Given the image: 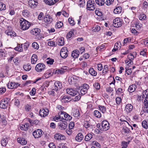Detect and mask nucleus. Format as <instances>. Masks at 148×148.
<instances>
[{"label":"nucleus","instance_id":"1","mask_svg":"<svg viewBox=\"0 0 148 148\" xmlns=\"http://www.w3.org/2000/svg\"><path fill=\"white\" fill-rule=\"evenodd\" d=\"M66 93L72 96H74L77 95V94H79V95L76 96L75 97V100H79L81 98L80 93H79V92L76 90H74L72 88H67L66 90Z\"/></svg>","mask_w":148,"mask_h":148},{"label":"nucleus","instance_id":"2","mask_svg":"<svg viewBox=\"0 0 148 148\" xmlns=\"http://www.w3.org/2000/svg\"><path fill=\"white\" fill-rule=\"evenodd\" d=\"M20 23L22 29L26 30L28 29L30 26V23L23 18H22L20 21Z\"/></svg>","mask_w":148,"mask_h":148},{"label":"nucleus","instance_id":"3","mask_svg":"<svg viewBox=\"0 0 148 148\" xmlns=\"http://www.w3.org/2000/svg\"><path fill=\"white\" fill-rule=\"evenodd\" d=\"M87 9L91 11L93 10L95 8V4L94 1L88 0L87 2Z\"/></svg>","mask_w":148,"mask_h":148},{"label":"nucleus","instance_id":"4","mask_svg":"<svg viewBox=\"0 0 148 148\" xmlns=\"http://www.w3.org/2000/svg\"><path fill=\"white\" fill-rule=\"evenodd\" d=\"M110 126L108 122L106 120L103 121L101 123V130L106 131L108 130Z\"/></svg>","mask_w":148,"mask_h":148},{"label":"nucleus","instance_id":"5","mask_svg":"<svg viewBox=\"0 0 148 148\" xmlns=\"http://www.w3.org/2000/svg\"><path fill=\"white\" fill-rule=\"evenodd\" d=\"M44 132L41 129H38L34 131L32 133L33 135L35 138H39L43 135Z\"/></svg>","mask_w":148,"mask_h":148},{"label":"nucleus","instance_id":"6","mask_svg":"<svg viewBox=\"0 0 148 148\" xmlns=\"http://www.w3.org/2000/svg\"><path fill=\"white\" fill-rule=\"evenodd\" d=\"M89 88L88 85L87 84H83V86L80 88L79 93H80L81 95H83L85 94L87 92L88 89Z\"/></svg>","mask_w":148,"mask_h":148},{"label":"nucleus","instance_id":"7","mask_svg":"<svg viewBox=\"0 0 148 148\" xmlns=\"http://www.w3.org/2000/svg\"><path fill=\"white\" fill-rule=\"evenodd\" d=\"M122 24V20L119 18H116L113 20V26L116 27H121Z\"/></svg>","mask_w":148,"mask_h":148},{"label":"nucleus","instance_id":"8","mask_svg":"<svg viewBox=\"0 0 148 148\" xmlns=\"http://www.w3.org/2000/svg\"><path fill=\"white\" fill-rule=\"evenodd\" d=\"M67 126L66 122L65 121H61L58 124L59 128L61 130H64L66 129Z\"/></svg>","mask_w":148,"mask_h":148},{"label":"nucleus","instance_id":"9","mask_svg":"<svg viewBox=\"0 0 148 148\" xmlns=\"http://www.w3.org/2000/svg\"><path fill=\"white\" fill-rule=\"evenodd\" d=\"M68 50L66 47H63L61 50L60 55L63 58H65L68 56Z\"/></svg>","mask_w":148,"mask_h":148},{"label":"nucleus","instance_id":"10","mask_svg":"<svg viewBox=\"0 0 148 148\" xmlns=\"http://www.w3.org/2000/svg\"><path fill=\"white\" fill-rule=\"evenodd\" d=\"M45 66L42 63H40L37 64L35 67L36 71L38 72H40L43 70L45 68Z\"/></svg>","mask_w":148,"mask_h":148},{"label":"nucleus","instance_id":"11","mask_svg":"<svg viewBox=\"0 0 148 148\" xmlns=\"http://www.w3.org/2000/svg\"><path fill=\"white\" fill-rule=\"evenodd\" d=\"M5 33L8 35L11 36H14L16 35V33L11 29L10 27H8V29L5 31Z\"/></svg>","mask_w":148,"mask_h":148},{"label":"nucleus","instance_id":"12","mask_svg":"<svg viewBox=\"0 0 148 148\" xmlns=\"http://www.w3.org/2000/svg\"><path fill=\"white\" fill-rule=\"evenodd\" d=\"M49 112V110L47 109H44L42 108L39 111V114L41 117H45L47 115Z\"/></svg>","mask_w":148,"mask_h":148},{"label":"nucleus","instance_id":"13","mask_svg":"<svg viewBox=\"0 0 148 148\" xmlns=\"http://www.w3.org/2000/svg\"><path fill=\"white\" fill-rule=\"evenodd\" d=\"M55 86L53 90L57 91L62 88V83L59 81H56L54 83Z\"/></svg>","mask_w":148,"mask_h":148},{"label":"nucleus","instance_id":"14","mask_svg":"<svg viewBox=\"0 0 148 148\" xmlns=\"http://www.w3.org/2000/svg\"><path fill=\"white\" fill-rule=\"evenodd\" d=\"M20 85V84H19L15 82H11L10 83H8L7 84L8 88L11 89L16 88Z\"/></svg>","mask_w":148,"mask_h":148},{"label":"nucleus","instance_id":"15","mask_svg":"<svg viewBox=\"0 0 148 148\" xmlns=\"http://www.w3.org/2000/svg\"><path fill=\"white\" fill-rule=\"evenodd\" d=\"M8 103L5 99H2L0 102V107L3 109L6 108L7 107Z\"/></svg>","mask_w":148,"mask_h":148},{"label":"nucleus","instance_id":"16","mask_svg":"<svg viewBox=\"0 0 148 148\" xmlns=\"http://www.w3.org/2000/svg\"><path fill=\"white\" fill-rule=\"evenodd\" d=\"M142 110L144 112L148 113V100L146 99L144 101V106Z\"/></svg>","mask_w":148,"mask_h":148},{"label":"nucleus","instance_id":"17","mask_svg":"<svg viewBox=\"0 0 148 148\" xmlns=\"http://www.w3.org/2000/svg\"><path fill=\"white\" fill-rule=\"evenodd\" d=\"M121 132L123 135L127 136L128 134L131 132V131L128 127L125 126L123 127Z\"/></svg>","mask_w":148,"mask_h":148},{"label":"nucleus","instance_id":"18","mask_svg":"<svg viewBox=\"0 0 148 148\" xmlns=\"http://www.w3.org/2000/svg\"><path fill=\"white\" fill-rule=\"evenodd\" d=\"M53 19L51 16L49 14H46L45 16L44 20L46 23H50L52 21Z\"/></svg>","mask_w":148,"mask_h":148},{"label":"nucleus","instance_id":"19","mask_svg":"<svg viewBox=\"0 0 148 148\" xmlns=\"http://www.w3.org/2000/svg\"><path fill=\"white\" fill-rule=\"evenodd\" d=\"M61 100L64 103L68 102L71 101V98L68 96L64 95L60 97Z\"/></svg>","mask_w":148,"mask_h":148},{"label":"nucleus","instance_id":"20","mask_svg":"<svg viewBox=\"0 0 148 148\" xmlns=\"http://www.w3.org/2000/svg\"><path fill=\"white\" fill-rule=\"evenodd\" d=\"M55 139L57 140H64V139L65 136L61 134L57 133L54 135Z\"/></svg>","mask_w":148,"mask_h":148},{"label":"nucleus","instance_id":"21","mask_svg":"<svg viewBox=\"0 0 148 148\" xmlns=\"http://www.w3.org/2000/svg\"><path fill=\"white\" fill-rule=\"evenodd\" d=\"M40 29L39 28H34L30 31V33L32 35L36 36L40 34Z\"/></svg>","mask_w":148,"mask_h":148},{"label":"nucleus","instance_id":"22","mask_svg":"<svg viewBox=\"0 0 148 148\" xmlns=\"http://www.w3.org/2000/svg\"><path fill=\"white\" fill-rule=\"evenodd\" d=\"M18 142L22 145H25L27 143V141L26 139L23 138H18L17 139Z\"/></svg>","mask_w":148,"mask_h":148},{"label":"nucleus","instance_id":"23","mask_svg":"<svg viewBox=\"0 0 148 148\" xmlns=\"http://www.w3.org/2000/svg\"><path fill=\"white\" fill-rule=\"evenodd\" d=\"M57 42L59 45L63 46L64 44V38L63 37H59L57 38Z\"/></svg>","mask_w":148,"mask_h":148},{"label":"nucleus","instance_id":"24","mask_svg":"<svg viewBox=\"0 0 148 148\" xmlns=\"http://www.w3.org/2000/svg\"><path fill=\"white\" fill-rule=\"evenodd\" d=\"M58 1L59 0H45V1L46 4L51 5L54 4Z\"/></svg>","mask_w":148,"mask_h":148},{"label":"nucleus","instance_id":"25","mask_svg":"<svg viewBox=\"0 0 148 148\" xmlns=\"http://www.w3.org/2000/svg\"><path fill=\"white\" fill-rule=\"evenodd\" d=\"M83 138L84 136L82 134L79 133L77 135L75 139L77 141L80 142L83 139Z\"/></svg>","mask_w":148,"mask_h":148},{"label":"nucleus","instance_id":"26","mask_svg":"<svg viewBox=\"0 0 148 148\" xmlns=\"http://www.w3.org/2000/svg\"><path fill=\"white\" fill-rule=\"evenodd\" d=\"M133 109V106L130 104H128L125 106V110L127 113L131 112Z\"/></svg>","mask_w":148,"mask_h":148},{"label":"nucleus","instance_id":"27","mask_svg":"<svg viewBox=\"0 0 148 148\" xmlns=\"http://www.w3.org/2000/svg\"><path fill=\"white\" fill-rule=\"evenodd\" d=\"M79 52L78 50H74L71 53L72 56L74 58H77L79 55Z\"/></svg>","mask_w":148,"mask_h":148},{"label":"nucleus","instance_id":"28","mask_svg":"<svg viewBox=\"0 0 148 148\" xmlns=\"http://www.w3.org/2000/svg\"><path fill=\"white\" fill-rule=\"evenodd\" d=\"M137 88L136 85L135 84H133L130 86L128 89V91L130 92H132L135 90Z\"/></svg>","mask_w":148,"mask_h":148},{"label":"nucleus","instance_id":"29","mask_svg":"<svg viewBox=\"0 0 148 148\" xmlns=\"http://www.w3.org/2000/svg\"><path fill=\"white\" fill-rule=\"evenodd\" d=\"M73 116L75 117L78 118L80 115L79 111L78 109H74L72 112Z\"/></svg>","mask_w":148,"mask_h":148},{"label":"nucleus","instance_id":"30","mask_svg":"<svg viewBox=\"0 0 148 148\" xmlns=\"http://www.w3.org/2000/svg\"><path fill=\"white\" fill-rule=\"evenodd\" d=\"M29 124L28 123H26L25 125H22L20 126V129L23 131L27 130L29 127Z\"/></svg>","mask_w":148,"mask_h":148},{"label":"nucleus","instance_id":"31","mask_svg":"<svg viewBox=\"0 0 148 148\" xmlns=\"http://www.w3.org/2000/svg\"><path fill=\"white\" fill-rule=\"evenodd\" d=\"M31 62L32 64H35L37 60V56L35 54H34L31 58Z\"/></svg>","mask_w":148,"mask_h":148},{"label":"nucleus","instance_id":"32","mask_svg":"<svg viewBox=\"0 0 148 148\" xmlns=\"http://www.w3.org/2000/svg\"><path fill=\"white\" fill-rule=\"evenodd\" d=\"M90 74L92 76H95L97 75V72L92 68H90L89 71Z\"/></svg>","mask_w":148,"mask_h":148},{"label":"nucleus","instance_id":"33","mask_svg":"<svg viewBox=\"0 0 148 148\" xmlns=\"http://www.w3.org/2000/svg\"><path fill=\"white\" fill-rule=\"evenodd\" d=\"M54 70L55 72H54V73H55L54 74H62L65 72L63 69H62L61 68L60 69H57L56 70Z\"/></svg>","mask_w":148,"mask_h":148},{"label":"nucleus","instance_id":"34","mask_svg":"<svg viewBox=\"0 0 148 148\" xmlns=\"http://www.w3.org/2000/svg\"><path fill=\"white\" fill-rule=\"evenodd\" d=\"M122 9L121 7H117L114 10V12L116 14L120 13L121 12Z\"/></svg>","mask_w":148,"mask_h":148},{"label":"nucleus","instance_id":"35","mask_svg":"<svg viewBox=\"0 0 148 148\" xmlns=\"http://www.w3.org/2000/svg\"><path fill=\"white\" fill-rule=\"evenodd\" d=\"M24 69L26 71H30L31 69V66L30 65L28 64L26 65H24L23 66Z\"/></svg>","mask_w":148,"mask_h":148},{"label":"nucleus","instance_id":"36","mask_svg":"<svg viewBox=\"0 0 148 148\" xmlns=\"http://www.w3.org/2000/svg\"><path fill=\"white\" fill-rule=\"evenodd\" d=\"M75 79L73 76H70L69 77L68 81L69 84L71 85L74 83Z\"/></svg>","mask_w":148,"mask_h":148},{"label":"nucleus","instance_id":"37","mask_svg":"<svg viewBox=\"0 0 148 148\" xmlns=\"http://www.w3.org/2000/svg\"><path fill=\"white\" fill-rule=\"evenodd\" d=\"M7 138H2L1 141V143L2 146L5 147L8 143Z\"/></svg>","mask_w":148,"mask_h":148},{"label":"nucleus","instance_id":"38","mask_svg":"<svg viewBox=\"0 0 148 148\" xmlns=\"http://www.w3.org/2000/svg\"><path fill=\"white\" fill-rule=\"evenodd\" d=\"M142 26V24L138 21L136 22L135 24V27L137 30H139L140 29Z\"/></svg>","mask_w":148,"mask_h":148},{"label":"nucleus","instance_id":"39","mask_svg":"<svg viewBox=\"0 0 148 148\" xmlns=\"http://www.w3.org/2000/svg\"><path fill=\"white\" fill-rule=\"evenodd\" d=\"M94 115L96 117L98 118H100L101 116L100 112L97 110H95L94 111Z\"/></svg>","mask_w":148,"mask_h":148},{"label":"nucleus","instance_id":"40","mask_svg":"<svg viewBox=\"0 0 148 148\" xmlns=\"http://www.w3.org/2000/svg\"><path fill=\"white\" fill-rule=\"evenodd\" d=\"M92 137V135L90 133L86 135L85 138V140L86 141L90 140Z\"/></svg>","mask_w":148,"mask_h":148},{"label":"nucleus","instance_id":"41","mask_svg":"<svg viewBox=\"0 0 148 148\" xmlns=\"http://www.w3.org/2000/svg\"><path fill=\"white\" fill-rule=\"evenodd\" d=\"M14 49L16 51L21 52L23 50L22 45H18L17 46L15 47Z\"/></svg>","mask_w":148,"mask_h":148},{"label":"nucleus","instance_id":"42","mask_svg":"<svg viewBox=\"0 0 148 148\" xmlns=\"http://www.w3.org/2000/svg\"><path fill=\"white\" fill-rule=\"evenodd\" d=\"M95 2L100 6L103 5L105 3L104 0H95Z\"/></svg>","mask_w":148,"mask_h":148},{"label":"nucleus","instance_id":"43","mask_svg":"<svg viewBox=\"0 0 148 148\" xmlns=\"http://www.w3.org/2000/svg\"><path fill=\"white\" fill-rule=\"evenodd\" d=\"M129 143L125 141H123L121 143L122 148H127Z\"/></svg>","mask_w":148,"mask_h":148},{"label":"nucleus","instance_id":"44","mask_svg":"<svg viewBox=\"0 0 148 148\" xmlns=\"http://www.w3.org/2000/svg\"><path fill=\"white\" fill-rule=\"evenodd\" d=\"M74 35V32L72 31H69L67 34L66 37L67 39H69Z\"/></svg>","mask_w":148,"mask_h":148},{"label":"nucleus","instance_id":"45","mask_svg":"<svg viewBox=\"0 0 148 148\" xmlns=\"http://www.w3.org/2000/svg\"><path fill=\"white\" fill-rule=\"evenodd\" d=\"M139 18L140 20H145L146 19V15L144 14H141L139 16Z\"/></svg>","mask_w":148,"mask_h":148},{"label":"nucleus","instance_id":"46","mask_svg":"<svg viewBox=\"0 0 148 148\" xmlns=\"http://www.w3.org/2000/svg\"><path fill=\"white\" fill-rule=\"evenodd\" d=\"M66 119H65V120H66L67 121H70L72 119L71 116H70L68 114L66 113H65L64 114V117Z\"/></svg>","mask_w":148,"mask_h":148},{"label":"nucleus","instance_id":"47","mask_svg":"<svg viewBox=\"0 0 148 148\" xmlns=\"http://www.w3.org/2000/svg\"><path fill=\"white\" fill-rule=\"evenodd\" d=\"M98 107L100 110L103 113H105L106 111V107L104 106L99 105Z\"/></svg>","mask_w":148,"mask_h":148},{"label":"nucleus","instance_id":"48","mask_svg":"<svg viewBox=\"0 0 148 148\" xmlns=\"http://www.w3.org/2000/svg\"><path fill=\"white\" fill-rule=\"evenodd\" d=\"M6 9V6L5 4L2 2H0V11H2L5 10Z\"/></svg>","mask_w":148,"mask_h":148},{"label":"nucleus","instance_id":"49","mask_svg":"<svg viewBox=\"0 0 148 148\" xmlns=\"http://www.w3.org/2000/svg\"><path fill=\"white\" fill-rule=\"evenodd\" d=\"M85 5V0H80L79 1V5L80 7H83Z\"/></svg>","mask_w":148,"mask_h":148},{"label":"nucleus","instance_id":"50","mask_svg":"<svg viewBox=\"0 0 148 148\" xmlns=\"http://www.w3.org/2000/svg\"><path fill=\"white\" fill-rule=\"evenodd\" d=\"M63 25V23L61 21H59L56 23L55 27L56 28H60L62 27Z\"/></svg>","mask_w":148,"mask_h":148},{"label":"nucleus","instance_id":"51","mask_svg":"<svg viewBox=\"0 0 148 148\" xmlns=\"http://www.w3.org/2000/svg\"><path fill=\"white\" fill-rule=\"evenodd\" d=\"M54 62V60L53 59L50 58H48L47 59V63L48 64L51 65L53 64Z\"/></svg>","mask_w":148,"mask_h":148},{"label":"nucleus","instance_id":"52","mask_svg":"<svg viewBox=\"0 0 148 148\" xmlns=\"http://www.w3.org/2000/svg\"><path fill=\"white\" fill-rule=\"evenodd\" d=\"M143 127L145 129H147L148 128V125L147 122L145 121H143L142 123Z\"/></svg>","mask_w":148,"mask_h":148},{"label":"nucleus","instance_id":"53","mask_svg":"<svg viewBox=\"0 0 148 148\" xmlns=\"http://www.w3.org/2000/svg\"><path fill=\"white\" fill-rule=\"evenodd\" d=\"M101 28L99 25H97L93 28L92 31L94 32H98L100 30Z\"/></svg>","mask_w":148,"mask_h":148},{"label":"nucleus","instance_id":"54","mask_svg":"<svg viewBox=\"0 0 148 148\" xmlns=\"http://www.w3.org/2000/svg\"><path fill=\"white\" fill-rule=\"evenodd\" d=\"M29 12L27 10H24L22 11L23 15L24 16H27L29 15Z\"/></svg>","mask_w":148,"mask_h":148},{"label":"nucleus","instance_id":"55","mask_svg":"<svg viewBox=\"0 0 148 148\" xmlns=\"http://www.w3.org/2000/svg\"><path fill=\"white\" fill-rule=\"evenodd\" d=\"M31 106L29 104H27L25 106V109L26 111L28 112L31 110Z\"/></svg>","mask_w":148,"mask_h":148},{"label":"nucleus","instance_id":"56","mask_svg":"<svg viewBox=\"0 0 148 148\" xmlns=\"http://www.w3.org/2000/svg\"><path fill=\"white\" fill-rule=\"evenodd\" d=\"M30 3L32 5L34 6V5H37L38 4V1L37 0H31Z\"/></svg>","mask_w":148,"mask_h":148},{"label":"nucleus","instance_id":"57","mask_svg":"<svg viewBox=\"0 0 148 148\" xmlns=\"http://www.w3.org/2000/svg\"><path fill=\"white\" fill-rule=\"evenodd\" d=\"M94 87L97 90H99L100 89V86L98 82L95 83L93 84Z\"/></svg>","mask_w":148,"mask_h":148},{"label":"nucleus","instance_id":"58","mask_svg":"<svg viewBox=\"0 0 148 148\" xmlns=\"http://www.w3.org/2000/svg\"><path fill=\"white\" fill-rule=\"evenodd\" d=\"M92 144L96 146V147H98L99 148L100 147L101 145L100 144L96 141H92Z\"/></svg>","mask_w":148,"mask_h":148},{"label":"nucleus","instance_id":"59","mask_svg":"<svg viewBox=\"0 0 148 148\" xmlns=\"http://www.w3.org/2000/svg\"><path fill=\"white\" fill-rule=\"evenodd\" d=\"M32 46L33 47L36 49H38L39 48V46L37 44V43L36 42H34L32 44Z\"/></svg>","mask_w":148,"mask_h":148},{"label":"nucleus","instance_id":"60","mask_svg":"<svg viewBox=\"0 0 148 148\" xmlns=\"http://www.w3.org/2000/svg\"><path fill=\"white\" fill-rule=\"evenodd\" d=\"M5 56V53L4 52L3 50L1 49L0 50V58L4 57Z\"/></svg>","mask_w":148,"mask_h":148},{"label":"nucleus","instance_id":"61","mask_svg":"<svg viewBox=\"0 0 148 148\" xmlns=\"http://www.w3.org/2000/svg\"><path fill=\"white\" fill-rule=\"evenodd\" d=\"M75 123L74 122H71L69 124V128L72 129L74 127Z\"/></svg>","mask_w":148,"mask_h":148},{"label":"nucleus","instance_id":"62","mask_svg":"<svg viewBox=\"0 0 148 148\" xmlns=\"http://www.w3.org/2000/svg\"><path fill=\"white\" fill-rule=\"evenodd\" d=\"M68 21L69 22L70 24L72 25H74L75 24L74 21L72 18H69L68 19Z\"/></svg>","mask_w":148,"mask_h":148},{"label":"nucleus","instance_id":"63","mask_svg":"<svg viewBox=\"0 0 148 148\" xmlns=\"http://www.w3.org/2000/svg\"><path fill=\"white\" fill-rule=\"evenodd\" d=\"M146 49H143L142 51L140 52V55H142L143 56H145L146 55Z\"/></svg>","mask_w":148,"mask_h":148},{"label":"nucleus","instance_id":"64","mask_svg":"<svg viewBox=\"0 0 148 148\" xmlns=\"http://www.w3.org/2000/svg\"><path fill=\"white\" fill-rule=\"evenodd\" d=\"M90 124L88 121H86L84 122V127L86 128H87L90 127Z\"/></svg>","mask_w":148,"mask_h":148}]
</instances>
